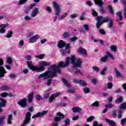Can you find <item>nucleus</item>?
I'll use <instances>...</instances> for the list:
<instances>
[{
    "label": "nucleus",
    "instance_id": "obj_1",
    "mask_svg": "<svg viewBox=\"0 0 126 126\" xmlns=\"http://www.w3.org/2000/svg\"><path fill=\"white\" fill-rule=\"evenodd\" d=\"M70 64H72L74 67H81L82 64V61L80 59L75 61V56L71 55L70 57L66 58L64 63L61 62L59 63L58 66L56 64L52 65L48 68V71L38 75V79H41V78L48 79V78L56 77L57 72L61 73V67L63 68L65 66H68Z\"/></svg>",
    "mask_w": 126,
    "mask_h": 126
},
{
    "label": "nucleus",
    "instance_id": "obj_2",
    "mask_svg": "<svg viewBox=\"0 0 126 126\" xmlns=\"http://www.w3.org/2000/svg\"><path fill=\"white\" fill-rule=\"evenodd\" d=\"M27 63L31 70L36 72H42V71H44L46 69V66L50 65V63L44 61H40L38 62L39 66L33 65V63L31 61H27Z\"/></svg>",
    "mask_w": 126,
    "mask_h": 126
},
{
    "label": "nucleus",
    "instance_id": "obj_3",
    "mask_svg": "<svg viewBox=\"0 0 126 126\" xmlns=\"http://www.w3.org/2000/svg\"><path fill=\"white\" fill-rule=\"evenodd\" d=\"M53 6L55 9V15L56 17H55L53 19V22H56L57 21V19H58V16L60 15V14L61 13V11H62V8H61V6L58 4V3L53 1L52 2Z\"/></svg>",
    "mask_w": 126,
    "mask_h": 126
},
{
    "label": "nucleus",
    "instance_id": "obj_4",
    "mask_svg": "<svg viewBox=\"0 0 126 126\" xmlns=\"http://www.w3.org/2000/svg\"><path fill=\"white\" fill-rule=\"evenodd\" d=\"M33 32H31L27 34V38H30L29 39V43L30 44H33V43H35L37 40L40 39V35L39 34H35L34 36H32L33 35Z\"/></svg>",
    "mask_w": 126,
    "mask_h": 126
},
{
    "label": "nucleus",
    "instance_id": "obj_5",
    "mask_svg": "<svg viewBox=\"0 0 126 126\" xmlns=\"http://www.w3.org/2000/svg\"><path fill=\"white\" fill-rule=\"evenodd\" d=\"M96 20L97 21V23H96V27L99 29L103 22H108V21H110V20H112V19L109 17H106L103 19L102 17L98 16L96 18Z\"/></svg>",
    "mask_w": 126,
    "mask_h": 126
},
{
    "label": "nucleus",
    "instance_id": "obj_6",
    "mask_svg": "<svg viewBox=\"0 0 126 126\" xmlns=\"http://www.w3.org/2000/svg\"><path fill=\"white\" fill-rule=\"evenodd\" d=\"M31 120V113L30 112H27L26 114L25 119L22 124L21 126H26L27 125L29 124L30 120Z\"/></svg>",
    "mask_w": 126,
    "mask_h": 126
},
{
    "label": "nucleus",
    "instance_id": "obj_7",
    "mask_svg": "<svg viewBox=\"0 0 126 126\" xmlns=\"http://www.w3.org/2000/svg\"><path fill=\"white\" fill-rule=\"evenodd\" d=\"M3 64V60L0 59V78L4 77L5 73H6L5 69L2 66Z\"/></svg>",
    "mask_w": 126,
    "mask_h": 126
},
{
    "label": "nucleus",
    "instance_id": "obj_8",
    "mask_svg": "<svg viewBox=\"0 0 126 126\" xmlns=\"http://www.w3.org/2000/svg\"><path fill=\"white\" fill-rule=\"evenodd\" d=\"M62 80L63 83L65 85V86H66L68 88V90L69 92H70V93H73L74 92H75V89H70V84L68 83L66 80L63 78L62 79Z\"/></svg>",
    "mask_w": 126,
    "mask_h": 126
},
{
    "label": "nucleus",
    "instance_id": "obj_9",
    "mask_svg": "<svg viewBox=\"0 0 126 126\" xmlns=\"http://www.w3.org/2000/svg\"><path fill=\"white\" fill-rule=\"evenodd\" d=\"M56 116H57V117H55L54 118V121L56 122H60L62 119H63V118H64V116H63V115L61 112H58Z\"/></svg>",
    "mask_w": 126,
    "mask_h": 126
},
{
    "label": "nucleus",
    "instance_id": "obj_10",
    "mask_svg": "<svg viewBox=\"0 0 126 126\" xmlns=\"http://www.w3.org/2000/svg\"><path fill=\"white\" fill-rule=\"evenodd\" d=\"M38 13H39V8L35 7L32 11L30 15L31 18H34V17H36V16L38 15Z\"/></svg>",
    "mask_w": 126,
    "mask_h": 126
},
{
    "label": "nucleus",
    "instance_id": "obj_11",
    "mask_svg": "<svg viewBox=\"0 0 126 126\" xmlns=\"http://www.w3.org/2000/svg\"><path fill=\"white\" fill-rule=\"evenodd\" d=\"M9 26L8 23L1 24L0 26V34H3L5 32V29Z\"/></svg>",
    "mask_w": 126,
    "mask_h": 126
},
{
    "label": "nucleus",
    "instance_id": "obj_12",
    "mask_svg": "<svg viewBox=\"0 0 126 126\" xmlns=\"http://www.w3.org/2000/svg\"><path fill=\"white\" fill-rule=\"evenodd\" d=\"M49 110H44L42 112H38L35 115H34L32 117V119H35V118H39V117H43L46 115L48 113Z\"/></svg>",
    "mask_w": 126,
    "mask_h": 126
},
{
    "label": "nucleus",
    "instance_id": "obj_13",
    "mask_svg": "<svg viewBox=\"0 0 126 126\" xmlns=\"http://www.w3.org/2000/svg\"><path fill=\"white\" fill-rule=\"evenodd\" d=\"M59 95H61V92L56 93L52 94V95L49 97V103H53L54 99L57 98V97H59Z\"/></svg>",
    "mask_w": 126,
    "mask_h": 126
},
{
    "label": "nucleus",
    "instance_id": "obj_14",
    "mask_svg": "<svg viewBox=\"0 0 126 126\" xmlns=\"http://www.w3.org/2000/svg\"><path fill=\"white\" fill-rule=\"evenodd\" d=\"M73 82L76 84H80V85H82V86L85 87L87 86V83L85 81H83L82 80H78L77 79H74Z\"/></svg>",
    "mask_w": 126,
    "mask_h": 126
},
{
    "label": "nucleus",
    "instance_id": "obj_15",
    "mask_svg": "<svg viewBox=\"0 0 126 126\" xmlns=\"http://www.w3.org/2000/svg\"><path fill=\"white\" fill-rule=\"evenodd\" d=\"M27 100L26 99V98H24L22 100H19L18 102V105H20V106H21V107H22V108H25V106H27Z\"/></svg>",
    "mask_w": 126,
    "mask_h": 126
},
{
    "label": "nucleus",
    "instance_id": "obj_16",
    "mask_svg": "<svg viewBox=\"0 0 126 126\" xmlns=\"http://www.w3.org/2000/svg\"><path fill=\"white\" fill-rule=\"evenodd\" d=\"M121 3L124 6V17L126 18V0H120Z\"/></svg>",
    "mask_w": 126,
    "mask_h": 126
},
{
    "label": "nucleus",
    "instance_id": "obj_17",
    "mask_svg": "<svg viewBox=\"0 0 126 126\" xmlns=\"http://www.w3.org/2000/svg\"><path fill=\"white\" fill-rule=\"evenodd\" d=\"M116 19L117 21L120 22L123 19V15L122 12L118 11L117 12V15L116 16Z\"/></svg>",
    "mask_w": 126,
    "mask_h": 126
},
{
    "label": "nucleus",
    "instance_id": "obj_18",
    "mask_svg": "<svg viewBox=\"0 0 126 126\" xmlns=\"http://www.w3.org/2000/svg\"><path fill=\"white\" fill-rule=\"evenodd\" d=\"M78 53L80 55H87V52L85 49L82 47H79L78 49Z\"/></svg>",
    "mask_w": 126,
    "mask_h": 126
},
{
    "label": "nucleus",
    "instance_id": "obj_19",
    "mask_svg": "<svg viewBox=\"0 0 126 126\" xmlns=\"http://www.w3.org/2000/svg\"><path fill=\"white\" fill-rule=\"evenodd\" d=\"M10 89H11V88L7 85L2 86L0 87V90L1 91H8Z\"/></svg>",
    "mask_w": 126,
    "mask_h": 126
},
{
    "label": "nucleus",
    "instance_id": "obj_20",
    "mask_svg": "<svg viewBox=\"0 0 126 126\" xmlns=\"http://www.w3.org/2000/svg\"><path fill=\"white\" fill-rule=\"evenodd\" d=\"M60 52L62 56H64L66 54H70V50H67L66 49H62L60 50Z\"/></svg>",
    "mask_w": 126,
    "mask_h": 126
},
{
    "label": "nucleus",
    "instance_id": "obj_21",
    "mask_svg": "<svg viewBox=\"0 0 126 126\" xmlns=\"http://www.w3.org/2000/svg\"><path fill=\"white\" fill-rule=\"evenodd\" d=\"M65 46V43L63 40H60L58 44V47L59 49H63Z\"/></svg>",
    "mask_w": 126,
    "mask_h": 126
},
{
    "label": "nucleus",
    "instance_id": "obj_22",
    "mask_svg": "<svg viewBox=\"0 0 126 126\" xmlns=\"http://www.w3.org/2000/svg\"><path fill=\"white\" fill-rule=\"evenodd\" d=\"M33 97H34V93L32 92L28 95V100L29 102H31L33 101Z\"/></svg>",
    "mask_w": 126,
    "mask_h": 126
},
{
    "label": "nucleus",
    "instance_id": "obj_23",
    "mask_svg": "<svg viewBox=\"0 0 126 126\" xmlns=\"http://www.w3.org/2000/svg\"><path fill=\"white\" fill-rule=\"evenodd\" d=\"M114 71L115 72V74L117 77H119L120 78H123L124 77V75L118 69H115Z\"/></svg>",
    "mask_w": 126,
    "mask_h": 126
},
{
    "label": "nucleus",
    "instance_id": "obj_24",
    "mask_svg": "<svg viewBox=\"0 0 126 126\" xmlns=\"http://www.w3.org/2000/svg\"><path fill=\"white\" fill-rule=\"evenodd\" d=\"M6 103V101H5L4 99H3L2 98H0V108L5 107Z\"/></svg>",
    "mask_w": 126,
    "mask_h": 126
},
{
    "label": "nucleus",
    "instance_id": "obj_25",
    "mask_svg": "<svg viewBox=\"0 0 126 126\" xmlns=\"http://www.w3.org/2000/svg\"><path fill=\"white\" fill-rule=\"evenodd\" d=\"M72 110L73 113H80V112H81V111H82L81 108L78 107H73Z\"/></svg>",
    "mask_w": 126,
    "mask_h": 126
},
{
    "label": "nucleus",
    "instance_id": "obj_26",
    "mask_svg": "<svg viewBox=\"0 0 126 126\" xmlns=\"http://www.w3.org/2000/svg\"><path fill=\"white\" fill-rule=\"evenodd\" d=\"M95 4H97L100 7H102L103 5V2L101 0H94Z\"/></svg>",
    "mask_w": 126,
    "mask_h": 126
},
{
    "label": "nucleus",
    "instance_id": "obj_27",
    "mask_svg": "<svg viewBox=\"0 0 126 126\" xmlns=\"http://www.w3.org/2000/svg\"><path fill=\"white\" fill-rule=\"evenodd\" d=\"M67 15H68V12H66L64 14L62 15L61 16L59 17L58 19L59 20H63V19L64 18H65V17H66Z\"/></svg>",
    "mask_w": 126,
    "mask_h": 126
},
{
    "label": "nucleus",
    "instance_id": "obj_28",
    "mask_svg": "<svg viewBox=\"0 0 126 126\" xmlns=\"http://www.w3.org/2000/svg\"><path fill=\"white\" fill-rule=\"evenodd\" d=\"M105 121L106 122V123H108V124H109V125H110V126H116V124L115 123V122H114V121H113L112 120H110L106 118Z\"/></svg>",
    "mask_w": 126,
    "mask_h": 126
},
{
    "label": "nucleus",
    "instance_id": "obj_29",
    "mask_svg": "<svg viewBox=\"0 0 126 126\" xmlns=\"http://www.w3.org/2000/svg\"><path fill=\"white\" fill-rule=\"evenodd\" d=\"M11 120H12V115L10 114L8 116V118L7 119V124H8V125H11L12 124Z\"/></svg>",
    "mask_w": 126,
    "mask_h": 126
},
{
    "label": "nucleus",
    "instance_id": "obj_30",
    "mask_svg": "<svg viewBox=\"0 0 126 126\" xmlns=\"http://www.w3.org/2000/svg\"><path fill=\"white\" fill-rule=\"evenodd\" d=\"M45 56L46 55L45 54H42L35 56V58H36V59H39V60H43L44 58H45Z\"/></svg>",
    "mask_w": 126,
    "mask_h": 126
},
{
    "label": "nucleus",
    "instance_id": "obj_31",
    "mask_svg": "<svg viewBox=\"0 0 126 126\" xmlns=\"http://www.w3.org/2000/svg\"><path fill=\"white\" fill-rule=\"evenodd\" d=\"M6 62L8 64H12V59L11 57H7L6 59Z\"/></svg>",
    "mask_w": 126,
    "mask_h": 126
},
{
    "label": "nucleus",
    "instance_id": "obj_32",
    "mask_svg": "<svg viewBox=\"0 0 126 126\" xmlns=\"http://www.w3.org/2000/svg\"><path fill=\"white\" fill-rule=\"evenodd\" d=\"M110 49L112 52H114V53H116L117 52V49H118V47H117V46L116 45H111L110 47Z\"/></svg>",
    "mask_w": 126,
    "mask_h": 126
},
{
    "label": "nucleus",
    "instance_id": "obj_33",
    "mask_svg": "<svg viewBox=\"0 0 126 126\" xmlns=\"http://www.w3.org/2000/svg\"><path fill=\"white\" fill-rule=\"evenodd\" d=\"M107 61H108V56L107 55L104 56L100 59V61L101 62V63H106Z\"/></svg>",
    "mask_w": 126,
    "mask_h": 126
},
{
    "label": "nucleus",
    "instance_id": "obj_34",
    "mask_svg": "<svg viewBox=\"0 0 126 126\" xmlns=\"http://www.w3.org/2000/svg\"><path fill=\"white\" fill-rule=\"evenodd\" d=\"M83 90L85 94H88L90 93V89H89V88L84 87L83 88Z\"/></svg>",
    "mask_w": 126,
    "mask_h": 126
},
{
    "label": "nucleus",
    "instance_id": "obj_35",
    "mask_svg": "<svg viewBox=\"0 0 126 126\" xmlns=\"http://www.w3.org/2000/svg\"><path fill=\"white\" fill-rule=\"evenodd\" d=\"M108 68L107 66L104 67L102 71L100 72V74L101 75H105L106 74V71L107 70V69Z\"/></svg>",
    "mask_w": 126,
    "mask_h": 126
},
{
    "label": "nucleus",
    "instance_id": "obj_36",
    "mask_svg": "<svg viewBox=\"0 0 126 126\" xmlns=\"http://www.w3.org/2000/svg\"><path fill=\"white\" fill-rule=\"evenodd\" d=\"M108 7L110 14L113 15V14H114V10H113V7L111 5H108Z\"/></svg>",
    "mask_w": 126,
    "mask_h": 126
},
{
    "label": "nucleus",
    "instance_id": "obj_37",
    "mask_svg": "<svg viewBox=\"0 0 126 126\" xmlns=\"http://www.w3.org/2000/svg\"><path fill=\"white\" fill-rule=\"evenodd\" d=\"M64 38H67V37H69L70 36V33L68 32H65L63 35Z\"/></svg>",
    "mask_w": 126,
    "mask_h": 126
},
{
    "label": "nucleus",
    "instance_id": "obj_38",
    "mask_svg": "<svg viewBox=\"0 0 126 126\" xmlns=\"http://www.w3.org/2000/svg\"><path fill=\"white\" fill-rule=\"evenodd\" d=\"M92 107H99V101H96L91 104Z\"/></svg>",
    "mask_w": 126,
    "mask_h": 126
},
{
    "label": "nucleus",
    "instance_id": "obj_39",
    "mask_svg": "<svg viewBox=\"0 0 126 126\" xmlns=\"http://www.w3.org/2000/svg\"><path fill=\"white\" fill-rule=\"evenodd\" d=\"M19 47H23L24 46V40H20L18 42Z\"/></svg>",
    "mask_w": 126,
    "mask_h": 126
},
{
    "label": "nucleus",
    "instance_id": "obj_40",
    "mask_svg": "<svg viewBox=\"0 0 126 126\" xmlns=\"http://www.w3.org/2000/svg\"><path fill=\"white\" fill-rule=\"evenodd\" d=\"M12 34H13V32H12V31H9L8 32V33L6 35V37L7 38H11V37H12Z\"/></svg>",
    "mask_w": 126,
    "mask_h": 126
},
{
    "label": "nucleus",
    "instance_id": "obj_41",
    "mask_svg": "<svg viewBox=\"0 0 126 126\" xmlns=\"http://www.w3.org/2000/svg\"><path fill=\"white\" fill-rule=\"evenodd\" d=\"M123 102V97H120L118 98L116 100V103L117 104H120Z\"/></svg>",
    "mask_w": 126,
    "mask_h": 126
},
{
    "label": "nucleus",
    "instance_id": "obj_42",
    "mask_svg": "<svg viewBox=\"0 0 126 126\" xmlns=\"http://www.w3.org/2000/svg\"><path fill=\"white\" fill-rule=\"evenodd\" d=\"M4 119H5V116L0 117V126H2V124H3V121Z\"/></svg>",
    "mask_w": 126,
    "mask_h": 126
},
{
    "label": "nucleus",
    "instance_id": "obj_43",
    "mask_svg": "<svg viewBox=\"0 0 126 126\" xmlns=\"http://www.w3.org/2000/svg\"><path fill=\"white\" fill-rule=\"evenodd\" d=\"M106 54L107 56V57L110 58V59H111L112 60H114L115 58L114 57V56H113V55H112V54H111L110 52H107Z\"/></svg>",
    "mask_w": 126,
    "mask_h": 126
},
{
    "label": "nucleus",
    "instance_id": "obj_44",
    "mask_svg": "<svg viewBox=\"0 0 126 126\" xmlns=\"http://www.w3.org/2000/svg\"><path fill=\"white\" fill-rule=\"evenodd\" d=\"M25 20L26 21H30V20H31V17L28 16V15H26L24 17Z\"/></svg>",
    "mask_w": 126,
    "mask_h": 126
},
{
    "label": "nucleus",
    "instance_id": "obj_45",
    "mask_svg": "<svg viewBox=\"0 0 126 126\" xmlns=\"http://www.w3.org/2000/svg\"><path fill=\"white\" fill-rule=\"evenodd\" d=\"M74 73L75 74H78V73L79 74H81V75H83V74L82 73V72H81V71H80V70L77 69H76L75 71L74 72Z\"/></svg>",
    "mask_w": 126,
    "mask_h": 126
},
{
    "label": "nucleus",
    "instance_id": "obj_46",
    "mask_svg": "<svg viewBox=\"0 0 126 126\" xmlns=\"http://www.w3.org/2000/svg\"><path fill=\"white\" fill-rule=\"evenodd\" d=\"M93 70H94V71H96V72H99L100 71V69L99 67L96 66H94L93 67Z\"/></svg>",
    "mask_w": 126,
    "mask_h": 126
},
{
    "label": "nucleus",
    "instance_id": "obj_47",
    "mask_svg": "<svg viewBox=\"0 0 126 126\" xmlns=\"http://www.w3.org/2000/svg\"><path fill=\"white\" fill-rule=\"evenodd\" d=\"M70 121L69 119H66L65 120V126H70V124L69 123Z\"/></svg>",
    "mask_w": 126,
    "mask_h": 126
},
{
    "label": "nucleus",
    "instance_id": "obj_48",
    "mask_svg": "<svg viewBox=\"0 0 126 126\" xmlns=\"http://www.w3.org/2000/svg\"><path fill=\"white\" fill-rule=\"evenodd\" d=\"M126 108V103H123L121 104V107H120V109L121 110H125V109Z\"/></svg>",
    "mask_w": 126,
    "mask_h": 126
},
{
    "label": "nucleus",
    "instance_id": "obj_49",
    "mask_svg": "<svg viewBox=\"0 0 126 126\" xmlns=\"http://www.w3.org/2000/svg\"><path fill=\"white\" fill-rule=\"evenodd\" d=\"M27 1V0H19L18 4L19 5H21V4H24V3H25L26 1Z\"/></svg>",
    "mask_w": 126,
    "mask_h": 126
},
{
    "label": "nucleus",
    "instance_id": "obj_50",
    "mask_svg": "<svg viewBox=\"0 0 126 126\" xmlns=\"http://www.w3.org/2000/svg\"><path fill=\"white\" fill-rule=\"evenodd\" d=\"M0 96L3 98H5L6 96H8V94L7 93H3L0 94Z\"/></svg>",
    "mask_w": 126,
    "mask_h": 126
},
{
    "label": "nucleus",
    "instance_id": "obj_51",
    "mask_svg": "<svg viewBox=\"0 0 126 126\" xmlns=\"http://www.w3.org/2000/svg\"><path fill=\"white\" fill-rule=\"evenodd\" d=\"M92 14L94 16H97L98 15V13L94 9H92Z\"/></svg>",
    "mask_w": 126,
    "mask_h": 126
},
{
    "label": "nucleus",
    "instance_id": "obj_52",
    "mask_svg": "<svg viewBox=\"0 0 126 126\" xmlns=\"http://www.w3.org/2000/svg\"><path fill=\"white\" fill-rule=\"evenodd\" d=\"M65 49L68 51L69 49H70L71 48V46L70 45V43H67L66 44H65Z\"/></svg>",
    "mask_w": 126,
    "mask_h": 126
},
{
    "label": "nucleus",
    "instance_id": "obj_53",
    "mask_svg": "<svg viewBox=\"0 0 126 126\" xmlns=\"http://www.w3.org/2000/svg\"><path fill=\"white\" fill-rule=\"evenodd\" d=\"M35 98L36 99V100H37V101H40V100H42V99H43L42 98V96H41V95H36Z\"/></svg>",
    "mask_w": 126,
    "mask_h": 126
},
{
    "label": "nucleus",
    "instance_id": "obj_54",
    "mask_svg": "<svg viewBox=\"0 0 126 126\" xmlns=\"http://www.w3.org/2000/svg\"><path fill=\"white\" fill-rule=\"evenodd\" d=\"M45 9L49 13H51V12H52V8H51V7L49 6L45 7Z\"/></svg>",
    "mask_w": 126,
    "mask_h": 126
},
{
    "label": "nucleus",
    "instance_id": "obj_55",
    "mask_svg": "<svg viewBox=\"0 0 126 126\" xmlns=\"http://www.w3.org/2000/svg\"><path fill=\"white\" fill-rule=\"evenodd\" d=\"M22 71L24 73V74H27L28 72H29V70L28 68H25Z\"/></svg>",
    "mask_w": 126,
    "mask_h": 126
},
{
    "label": "nucleus",
    "instance_id": "obj_56",
    "mask_svg": "<svg viewBox=\"0 0 126 126\" xmlns=\"http://www.w3.org/2000/svg\"><path fill=\"white\" fill-rule=\"evenodd\" d=\"M94 119V116H91L88 119H87V122L88 123H89V122H92Z\"/></svg>",
    "mask_w": 126,
    "mask_h": 126
},
{
    "label": "nucleus",
    "instance_id": "obj_57",
    "mask_svg": "<svg viewBox=\"0 0 126 126\" xmlns=\"http://www.w3.org/2000/svg\"><path fill=\"white\" fill-rule=\"evenodd\" d=\"M114 104H109L108 105H105L106 108H107V109H110L111 108H113V107H114Z\"/></svg>",
    "mask_w": 126,
    "mask_h": 126
},
{
    "label": "nucleus",
    "instance_id": "obj_58",
    "mask_svg": "<svg viewBox=\"0 0 126 126\" xmlns=\"http://www.w3.org/2000/svg\"><path fill=\"white\" fill-rule=\"evenodd\" d=\"M107 87L108 89H112V88L113 87V84L111 82L108 83Z\"/></svg>",
    "mask_w": 126,
    "mask_h": 126
},
{
    "label": "nucleus",
    "instance_id": "obj_59",
    "mask_svg": "<svg viewBox=\"0 0 126 126\" xmlns=\"http://www.w3.org/2000/svg\"><path fill=\"white\" fill-rule=\"evenodd\" d=\"M70 40L71 42H75V41H76L77 40V38L76 36L71 37L70 38Z\"/></svg>",
    "mask_w": 126,
    "mask_h": 126
},
{
    "label": "nucleus",
    "instance_id": "obj_60",
    "mask_svg": "<svg viewBox=\"0 0 126 126\" xmlns=\"http://www.w3.org/2000/svg\"><path fill=\"white\" fill-rule=\"evenodd\" d=\"M25 59L27 61H31L32 59V57L31 56L28 55L25 57Z\"/></svg>",
    "mask_w": 126,
    "mask_h": 126
},
{
    "label": "nucleus",
    "instance_id": "obj_61",
    "mask_svg": "<svg viewBox=\"0 0 126 126\" xmlns=\"http://www.w3.org/2000/svg\"><path fill=\"white\" fill-rule=\"evenodd\" d=\"M70 17L72 19H73V18H76V17H77V14H72L70 15Z\"/></svg>",
    "mask_w": 126,
    "mask_h": 126
},
{
    "label": "nucleus",
    "instance_id": "obj_62",
    "mask_svg": "<svg viewBox=\"0 0 126 126\" xmlns=\"http://www.w3.org/2000/svg\"><path fill=\"white\" fill-rule=\"evenodd\" d=\"M83 27L86 31H88V30H89V26L88 25H84Z\"/></svg>",
    "mask_w": 126,
    "mask_h": 126
},
{
    "label": "nucleus",
    "instance_id": "obj_63",
    "mask_svg": "<svg viewBox=\"0 0 126 126\" xmlns=\"http://www.w3.org/2000/svg\"><path fill=\"white\" fill-rule=\"evenodd\" d=\"M109 24L108 25L109 28H112V27H113V21H112V20H111L110 21H109Z\"/></svg>",
    "mask_w": 126,
    "mask_h": 126
},
{
    "label": "nucleus",
    "instance_id": "obj_64",
    "mask_svg": "<svg viewBox=\"0 0 126 126\" xmlns=\"http://www.w3.org/2000/svg\"><path fill=\"white\" fill-rule=\"evenodd\" d=\"M16 77V75L14 74H10V78H12V79H13V78H15Z\"/></svg>",
    "mask_w": 126,
    "mask_h": 126
}]
</instances>
